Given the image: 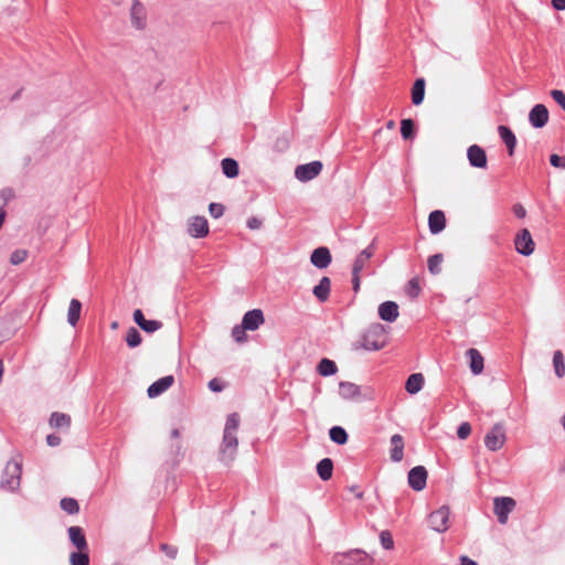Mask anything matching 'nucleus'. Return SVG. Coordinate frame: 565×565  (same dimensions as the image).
Masks as SVG:
<instances>
[{
    "label": "nucleus",
    "mask_w": 565,
    "mask_h": 565,
    "mask_svg": "<svg viewBox=\"0 0 565 565\" xmlns=\"http://www.w3.org/2000/svg\"><path fill=\"white\" fill-rule=\"evenodd\" d=\"M379 316L382 320L393 322L398 317V306L394 301H385L379 306Z\"/></svg>",
    "instance_id": "nucleus-20"
},
{
    "label": "nucleus",
    "mask_w": 565,
    "mask_h": 565,
    "mask_svg": "<svg viewBox=\"0 0 565 565\" xmlns=\"http://www.w3.org/2000/svg\"><path fill=\"white\" fill-rule=\"evenodd\" d=\"M386 127L388 129H393L395 127V122L393 120L387 121Z\"/></svg>",
    "instance_id": "nucleus-57"
},
{
    "label": "nucleus",
    "mask_w": 565,
    "mask_h": 565,
    "mask_svg": "<svg viewBox=\"0 0 565 565\" xmlns=\"http://www.w3.org/2000/svg\"><path fill=\"white\" fill-rule=\"evenodd\" d=\"M20 473L21 467L17 462H9L4 470V475L8 478L2 479V487L9 490L17 489L20 486Z\"/></svg>",
    "instance_id": "nucleus-10"
},
{
    "label": "nucleus",
    "mask_w": 565,
    "mask_h": 565,
    "mask_svg": "<svg viewBox=\"0 0 565 565\" xmlns=\"http://www.w3.org/2000/svg\"><path fill=\"white\" fill-rule=\"evenodd\" d=\"M401 134L404 139H412L415 135L414 121L412 119H403L401 121Z\"/></svg>",
    "instance_id": "nucleus-42"
},
{
    "label": "nucleus",
    "mask_w": 565,
    "mask_h": 565,
    "mask_svg": "<svg viewBox=\"0 0 565 565\" xmlns=\"http://www.w3.org/2000/svg\"><path fill=\"white\" fill-rule=\"evenodd\" d=\"M329 435L331 440L338 445H344L348 441V434L340 426L332 427L329 431Z\"/></svg>",
    "instance_id": "nucleus-34"
},
{
    "label": "nucleus",
    "mask_w": 565,
    "mask_h": 565,
    "mask_svg": "<svg viewBox=\"0 0 565 565\" xmlns=\"http://www.w3.org/2000/svg\"><path fill=\"white\" fill-rule=\"evenodd\" d=\"M550 162L555 168L565 169V156L561 157L554 153L550 157Z\"/></svg>",
    "instance_id": "nucleus-48"
},
{
    "label": "nucleus",
    "mask_w": 565,
    "mask_h": 565,
    "mask_svg": "<svg viewBox=\"0 0 565 565\" xmlns=\"http://www.w3.org/2000/svg\"><path fill=\"white\" fill-rule=\"evenodd\" d=\"M70 563H71V565H88L89 564L88 550H83V551H77V552L71 553Z\"/></svg>",
    "instance_id": "nucleus-35"
},
{
    "label": "nucleus",
    "mask_w": 565,
    "mask_h": 565,
    "mask_svg": "<svg viewBox=\"0 0 565 565\" xmlns=\"http://www.w3.org/2000/svg\"><path fill=\"white\" fill-rule=\"evenodd\" d=\"M331 253L329 248L324 246L316 248L310 256L311 264L319 269L327 268L331 264Z\"/></svg>",
    "instance_id": "nucleus-15"
},
{
    "label": "nucleus",
    "mask_w": 565,
    "mask_h": 565,
    "mask_svg": "<svg viewBox=\"0 0 565 565\" xmlns=\"http://www.w3.org/2000/svg\"><path fill=\"white\" fill-rule=\"evenodd\" d=\"M82 303L77 299H72L67 311V321L71 326H76L81 318Z\"/></svg>",
    "instance_id": "nucleus-30"
},
{
    "label": "nucleus",
    "mask_w": 565,
    "mask_h": 565,
    "mask_svg": "<svg viewBox=\"0 0 565 565\" xmlns=\"http://www.w3.org/2000/svg\"><path fill=\"white\" fill-rule=\"evenodd\" d=\"M264 323V315L262 310L254 309L250 311H247L242 320V324L247 330L254 331L259 328L260 324Z\"/></svg>",
    "instance_id": "nucleus-17"
},
{
    "label": "nucleus",
    "mask_w": 565,
    "mask_h": 565,
    "mask_svg": "<svg viewBox=\"0 0 565 565\" xmlns=\"http://www.w3.org/2000/svg\"><path fill=\"white\" fill-rule=\"evenodd\" d=\"M68 536L72 544L77 548V551L88 550V544L82 527H68Z\"/></svg>",
    "instance_id": "nucleus-21"
},
{
    "label": "nucleus",
    "mask_w": 565,
    "mask_h": 565,
    "mask_svg": "<svg viewBox=\"0 0 565 565\" xmlns=\"http://www.w3.org/2000/svg\"><path fill=\"white\" fill-rule=\"evenodd\" d=\"M467 356L470 360V370L473 374H480L484 367V360L481 353L477 349H469L467 351Z\"/></svg>",
    "instance_id": "nucleus-23"
},
{
    "label": "nucleus",
    "mask_w": 565,
    "mask_h": 565,
    "mask_svg": "<svg viewBox=\"0 0 565 565\" xmlns=\"http://www.w3.org/2000/svg\"><path fill=\"white\" fill-rule=\"evenodd\" d=\"M262 224H263L262 220H259L258 217H255V216L249 217L247 220V226L250 230H258V228H260Z\"/></svg>",
    "instance_id": "nucleus-50"
},
{
    "label": "nucleus",
    "mask_w": 565,
    "mask_h": 565,
    "mask_svg": "<svg viewBox=\"0 0 565 565\" xmlns=\"http://www.w3.org/2000/svg\"><path fill=\"white\" fill-rule=\"evenodd\" d=\"M28 252L25 249H17L10 256V263L12 265H19L26 259Z\"/></svg>",
    "instance_id": "nucleus-43"
},
{
    "label": "nucleus",
    "mask_w": 565,
    "mask_h": 565,
    "mask_svg": "<svg viewBox=\"0 0 565 565\" xmlns=\"http://www.w3.org/2000/svg\"><path fill=\"white\" fill-rule=\"evenodd\" d=\"M553 365L555 369V373L558 377H563L565 375V361L562 351L557 350L553 354Z\"/></svg>",
    "instance_id": "nucleus-36"
},
{
    "label": "nucleus",
    "mask_w": 565,
    "mask_h": 565,
    "mask_svg": "<svg viewBox=\"0 0 565 565\" xmlns=\"http://www.w3.org/2000/svg\"><path fill=\"white\" fill-rule=\"evenodd\" d=\"M173 382H174V379L172 375H168V376H163V377L159 379L158 381H156L148 387L147 392H148L149 397L153 398V397L159 396L160 394L166 392L169 387H171Z\"/></svg>",
    "instance_id": "nucleus-18"
},
{
    "label": "nucleus",
    "mask_w": 565,
    "mask_h": 565,
    "mask_svg": "<svg viewBox=\"0 0 565 565\" xmlns=\"http://www.w3.org/2000/svg\"><path fill=\"white\" fill-rule=\"evenodd\" d=\"M513 213L519 218H524L526 215V211H525L524 206L519 203L513 206Z\"/></svg>",
    "instance_id": "nucleus-51"
},
{
    "label": "nucleus",
    "mask_w": 565,
    "mask_h": 565,
    "mask_svg": "<svg viewBox=\"0 0 565 565\" xmlns=\"http://www.w3.org/2000/svg\"><path fill=\"white\" fill-rule=\"evenodd\" d=\"M498 132H499L501 139L503 140V142L505 143L509 154L512 156L514 153V149L516 146V138H515L514 134L507 126H499Z\"/></svg>",
    "instance_id": "nucleus-26"
},
{
    "label": "nucleus",
    "mask_w": 565,
    "mask_h": 565,
    "mask_svg": "<svg viewBox=\"0 0 565 565\" xmlns=\"http://www.w3.org/2000/svg\"><path fill=\"white\" fill-rule=\"evenodd\" d=\"M239 422L241 418L237 413H233L227 416L222 444L220 446V460L226 465L233 462L236 457Z\"/></svg>",
    "instance_id": "nucleus-1"
},
{
    "label": "nucleus",
    "mask_w": 565,
    "mask_h": 565,
    "mask_svg": "<svg viewBox=\"0 0 565 565\" xmlns=\"http://www.w3.org/2000/svg\"><path fill=\"white\" fill-rule=\"evenodd\" d=\"M387 334L384 326L381 323L371 324L362 334L355 350L364 349L367 351H377L386 345Z\"/></svg>",
    "instance_id": "nucleus-2"
},
{
    "label": "nucleus",
    "mask_w": 565,
    "mask_h": 565,
    "mask_svg": "<svg viewBox=\"0 0 565 565\" xmlns=\"http://www.w3.org/2000/svg\"><path fill=\"white\" fill-rule=\"evenodd\" d=\"M427 470L423 466H417L408 472V484L415 491H420L426 487Z\"/></svg>",
    "instance_id": "nucleus-12"
},
{
    "label": "nucleus",
    "mask_w": 565,
    "mask_h": 565,
    "mask_svg": "<svg viewBox=\"0 0 565 565\" xmlns=\"http://www.w3.org/2000/svg\"><path fill=\"white\" fill-rule=\"evenodd\" d=\"M467 157L469 160V163L479 169H486L487 168V153L486 151L478 145H472L467 150Z\"/></svg>",
    "instance_id": "nucleus-13"
},
{
    "label": "nucleus",
    "mask_w": 565,
    "mask_h": 565,
    "mask_svg": "<svg viewBox=\"0 0 565 565\" xmlns=\"http://www.w3.org/2000/svg\"><path fill=\"white\" fill-rule=\"evenodd\" d=\"M425 97V79L417 78L412 87V103L416 106L420 105Z\"/></svg>",
    "instance_id": "nucleus-28"
},
{
    "label": "nucleus",
    "mask_w": 565,
    "mask_h": 565,
    "mask_svg": "<svg viewBox=\"0 0 565 565\" xmlns=\"http://www.w3.org/2000/svg\"><path fill=\"white\" fill-rule=\"evenodd\" d=\"M222 171L227 178H236L239 173L238 163L232 158H225L221 162Z\"/></svg>",
    "instance_id": "nucleus-31"
},
{
    "label": "nucleus",
    "mask_w": 565,
    "mask_h": 565,
    "mask_svg": "<svg viewBox=\"0 0 565 565\" xmlns=\"http://www.w3.org/2000/svg\"><path fill=\"white\" fill-rule=\"evenodd\" d=\"M317 370L320 375L330 376L337 372L338 367L333 361H331L329 359H322L319 362Z\"/></svg>",
    "instance_id": "nucleus-33"
},
{
    "label": "nucleus",
    "mask_w": 565,
    "mask_h": 565,
    "mask_svg": "<svg viewBox=\"0 0 565 565\" xmlns=\"http://www.w3.org/2000/svg\"><path fill=\"white\" fill-rule=\"evenodd\" d=\"M372 255H373V250L371 248H365L364 250H362L359 254V256L354 260L353 268H352V287H353L354 292H358L360 290V285H361L360 273L364 269V267L369 263Z\"/></svg>",
    "instance_id": "nucleus-4"
},
{
    "label": "nucleus",
    "mask_w": 565,
    "mask_h": 565,
    "mask_svg": "<svg viewBox=\"0 0 565 565\" xmlns=\"http://www.w3.org/2000/svg\"><path fill=\"white\" fill-rule=\"evenodd\" d=\"M450 510L448 507H441L429 515L430 527L439 533L447 531Z\"/></svg>",
    "instance_id": "nucleus-7"
},
{
    "label": "nucleus",
    "mask_w": 565,
    "mask_h": 565,
    "mask_svg": "<svg viewBox=\"0 0 565 565\" xmlns=\"http://www.w3.org/2000/svg\"><path fill=\"white\" fill-rule=\"evenodd\" d=\"M47 445L51 447L58 446L61 444V438L56 435H49L46 437Z\"/></svg>",
    "instance_id": "nucleus-52"
},
{
    "label": "nucleus",
    "mask_w": 565,
    "mask_h": 565,
    "mask_svg": "<svg viewBox=\"0 0 565 565\" xmlns=\"http://www.w3.org/2000/svg\"><path fill=\"white\" fill-rule=\"evenodd\" d=\"M141 335L135 328H129L126 335V342L129 348H136L141 343Z\"/></svg>",
    "instance_id": "nucleus-41"
},
{
    "label": "nucleus",
    "mask_w": 565,
    "mask_h": 565,
    "mask_svg": "<svg viewBox=\"0 0 565 565\" xmlns=\"http://www.w3.org/2000/svg\"><path fill=\"white\" fill-rule=\"evenodd\" d=\"M443 260H444V257L441 254H435V255L430 256L427 260L428 270L433 275L439 274L440 265H441Z\"/></svg>",
    "instance_id": "nucleus-40"
},
{
    "label": "nucleus",
    "mask_w": 565,
    "mask_h": 565,
    "mask_svg": "<svg viewBox=\"0 0 565 565\" xmlns=\"http://www.w3.org/2000/svg\"><path fill=\"white\" fill-rule=\"evenodd\" d=\"M428 226L431 234H438L446 227V216L440 210L433 211L428 216Z\"/></svg>",
    "instance_id": "nucleus-19"
},
{
    "label": "nucleus",
    "mask_w": 565,
    "mask_h": 565,
    "mask_svg": "<svg viewBox=\"0 0 565 565\" xmlns=\"http://www.w3.org/2000/svg\"><path fill=\"white\" fill-rule=\"evenodd\" d=\"M225 207L220 203H211L209 205V212L212 217L218 218L224 214Z\"/></svg>",
    "instance_id": "nucleus-47"
},
{
    "label": "nucleus",
    "mask_w": 565,
    "mask_h": 565,
    "mask_svg": "<svg viewBox=\"0 0 565 565\" xmlns=\"http://www.w3.org/2000/svg\"><path fill=\"white\" fill-rule=\"evenodd\" d=\"M381 544L386 550H392L394 547V541L388 531H382L380 534Z\"/></svg>",
    "instance_id": "nucleus-45"
},
{
    "label": "nucleus",
    "mask_w": 565,
    "mask_h": 565,
    "mask_svg": "<svg viewBox=\"0 0 565 565\" xmlns=\"http://www.w3.org/2000/svg\"><path fill=\"white\" fill-rule=\"evenodd\" d=\"M515 500L510 497H499L493 501L494 513L501 524L508 522L509 513L515 508Z\"/></svg>",
    "instance_id": "nucleus-5"
},
{
    "label": "nucleus",
    "mask_w": 565,
    "mask_h": 565,
    "mask_svg": "<svg viewBox=\"0 0 565 565\" xmlns=\"http://www.w3.org/2000/svg\"><path fill=\"white\" fill-rule=\"evenodd\" d=\"M186 231L188 234L192 237H205L210 232L207 220L200 215L190 217L186 223Z\"/></svg>",
    "instance_id": "nucleus-6"
},
{
    "label": "nucleus",
    "mask_w": 565,
    "mask_h": 565,
    "mask_svg": "<svg viewBox=\"0 0 565 565\" xmlns=\"http://www.w3.org/2000/svg\"><path fill=\"white\" fill-rule=\"evenodd\" d=\"M60 505L61 509L68 514H77L79 512V504L73 498H63Z\"/></svg>",
    "instance_id": "nucleus-37"
},
{
    "label": "nucleus",
    "mask_w": 565,
    "mask_h": 565,
    "mask_svg": "<svg viewBox=\"0 0 565 565\" xmlns=\"http://www.w3.org/2000/svg\"><path fill=\"white\" fill-rule=\"evenodd\" d=\"M424 382L425 379L422 373H414L407 379L405 390L409 394H416L423 388Z\"/></svg>",
    "instance_id": "nucleus-27"
},
{
    "label": "nucleus",
    "mask_w": 565,
    "mask_h": 565,
    "mask_svg": "<svg viewBox=\"0 0 565 565\" xmlns=\"http://www.w3.org/2000/svg\"><path fill=\"white\" fill-rule=\"evenodd\" d=\"M130 21L134 28L145 29L147 23V13L143 4L139 0H132L130 8Z\"/></svg>",
    "instance_id": "nucleus-11"
},
{
    "label": "nucleus",
    "mask_w": 565,
    "mask_h": 565,
    "mask_svg": "<svg viewBox=\"0 0 565 565\" xmlns=\"http://www.w3.org/2000/svg\"><path fill=\"white\" fill-rule=\"evenodd\" d=\"M548 110L543 104L535 105L529 114V120L535 128L544 127L548 121Z\"/></svg>",
    "instance_id": "nucleus-14"
},
{
    "label": "nucleus",
    "mask_w": 565,
    "mask_h": 565,
    "mask_svg": "<svg viewBox=\"0 0 565 565\" xmlns=\"http://www.w3.org/2000/svg\"><path fill=\"white\" fill-rule=\"evenodd\" d=\"M50 425L55 428L68 427L71 425V417L64 413H53L50 418Z\"/></svg>",
    "instance_id": "nucleus-32"
},
{
    "label": "nucleus",
    "mask_w": 565,
    "mask_h": 565,
    "mask_svg": "<svg viewBox=\"0 0 565 565\" xmlns=\"http://www.w3.org/2000/svg\"><path fill=\"white\" fill-rule=\"evenodd\" d=\"M247 329L244 328L243 324L235 326L232 330V337L235 339L236 342L242 343L246 340V331Z\"/></svg>",
    "instance_id": "nucleus-44"
},
{
    "label": "nucleus",
    "mask_w": 565,
    "mask_h": 565,
    "mask_svg": "<svg viewBox=\"0 0 565 565\" xmlns=\"http://www.w3.org/2000/svg\"><path fill=\"white\" fill-rule=\"evenodd\" d=\"M505 440V430L502 424H495L484 436V445L491 451L500 450Z\"/></svg>",
    "instance_id": "nucleus-3"
},
{
    "label": "nucleus",
    "mask_w": 565,
    "mask_h": 565,
    "mask_svg": "<svg viewBox=\"0 0 565 565\" xmlns=\"http://www.w3.org/2000/svg\"><path fill=\"white\" fill-rule=\"evenodd\" d=\"M471 434V425L467 422L461 423L457 430V436L459 439H467Z\"/></svg>",
    "instance_id": "nucleus-46"
},
{
    "label": "nucleus",
    "mask_w": 565,
    "mask_h": 565,
    "mask_svg": "<svg viewBox=\"0 0 565 565\" xmlns=\"http://www.w3.org/2000/svg\"><path fill=\"white\" fill-rule=\"evenodd\" d=\"M366 557V554L362 551L355 550L345 554L338 555L339 565H358Z\"/></svg>",
    "instance_id": "nucleus-25"
},
{
    "label": "nucleus",
    "mask_w": 565,
    "mask_h": 565,
    "mask_svg": "<svg viewBox=\"0 0 565 565\" xmlns=\"http://www.w3.org/2000/svg\"><path fill=\"white\" fill-rule=\"evenodd\" d=\"M171 435H172L173 438H177V437H179L180 433H179L178 429H173Z\"/></svg>",
    "instance_id": "nucleus-58"
},
{
    "label": "nucleus",
    "mask_w": 565,
    "mask_h": 565,
    "mask_svg": "<svg viewBox=\"0 0 565 565\" xmlns=\"http://www.w3.org/2000/svg\"><path fill=\"white\" fill-rule=\"evenodd\" d=\"M331 290V280L329 277H322L313 288V295L320 302L328 300Z\"/></svg>",
    "instance_id": "nucleus-24"
},
{
    "label": "nucleus",
    "mask_w": 565,
    "mask_h": 565,
    "mask_svg": "<svg viewBox=\"0 0 565 565\" xmlns=\"http://www.w3.org/2000/svg\"><path fill=\"white\" fill-rule=\"evenodd\" d=\"M460 565H478L477 562L469 558L468 556H461L460 557Z\"/></svg>",
    "instance_id": "nucleus-54"
},
{
    "label": "nucleus",
    "mask_w": 565,
    "mask_h": 565,
    "mask_svg": "<svg viewBox=\"0 0 565 565\" xmlns=\"http://www.w3.org/2000/svg\"><path fill=\"white\" fill-rule=\"evenodd\" d=\"M317 472L323 481L331 479L333 473L332 460L330 458H324L320 460L317 465Z\"/></svg>",
    "instance_id": "nucleus-29"
},
{
    "label": "nucleus",
    "mask_w": 565,
    "mask_h": 565,
    "mask_svg": "<svg viewBox=\"0 0 565 565\" xmlns=\"http://www.w3.org/2000/svg\"><path fill=\"white\" fill-rule=\"evenodd\" d=\"M117 327H118V322L115 321L111 323V329H117Z\"/></svg>",
    "instance_id": "nucleus-59"
},
{
    "label": "nucleus",
    "mask_w": 565,
    "mask_h": 565,
    "mask_svg": "<svg viewBox=\"0 0 565 565\" xmlns=\"http://www.w3.org/2000/svg\"><path fill=\"white\" fill-rule=\"evenodd\" d=\"M391 459L395 462H399L404 457V438L399 434H395L391 437Z\"/></svg>",
    "instance_id": "nucleus-22"
},
{
    "label": "nucleus",
    "mask_w": 565,
    "mask_h": 565,
    "mask_svg": "<svg viewBox=\"0 0 565 565\" xmlns=\"http://www.w3.org/2000/svg\"><path fill=\"white\" fill-rule=\"evenodd\" d=\"M0 194L7 200L8 198L12 196V191L3 190Z\"/></svg>",
    "instance_id": "nucleus-56"
},
{
    "label": "nucleus",
    "mask_w": 565,
    "mask_h": 565,
    "mask_svg": "<svg viewBox=\"0 0 565 565\" xmlns=\"http://www.w3.org/2000/svg\"><path fill=\"white\" fill-rule=\"evenodd\" d=\"M322 163L320 161H312L307 164L298 166L295 170L296 178L301 182H307L320 174Z\"/></svg>",
    "instance_id": "nucleus-8"
},
{
    "label": "nucleus",
    "mask_w": 565,
    "mask_h": 565,
    "mask_svg": "<svg viewBox=\"0 0 565 565\" xmlns=\"http://www.w3.org/2000/svg\"><path fill=\"white\" fill-rule=\"evenodd\" d=\"M340 394L345 398H354L360 394V388L353 383H341Z\"/></svg>",
    "instance_id": "nucleus-38"
},
{
    "label": "nucleus",
    "mask_w": 565,
    "mask_h": 565,
    "mask_svg": "<svg viewBox=\"0 0 565 565\" xmlns=\"http://www.w3.org/2000/svg\"><path fill=\"white\" fill-rule=\"evenodd\" d=\"M515 249L524 255L529 256L534 252L535 243L532 239L531 233L529 230L523 228L514 239Z\"/></svg>",
    "instance_id": "nucleus-9"
},
{
    "label": "nucleus",
    "mask_w": 565,
    "mask_h": 565,
    "mask_svg": "<svg viewBox=\"0 0 565 565\" xmlns=\"http://www.w3.org/2000/svg\"><path fill=\"white\" fill-rule=\"evenodd\" d=\"M420 291H422V288H420L419 279L417 277L412 278L405 286V292L412 299L417 298L419 296Z\"/></svg>",
    "instance_id": "nucleus-39"
},
{
    "label": "nucleus",
    "mask_w": 565,
    "mask_h": 565,
    "mask_svg": "<svg viewBox=\"0 0 565 565\" xmlns=\"http://www.w3.org/2000/svg\"><path fill=\"white\" fill-rule=\"evenodd\" d=\"M209 387L213 392H221L224 388V385L220 379H213L209 382Z\"/></svg>",
    "instance_id": "nucleus-49"
},
{
    "label": "nucleus",
    "mask_w": 565,
    "mask_h": 565,
    "mask_svg": "<svg viewBox=\"0 0 565 565\" xmlns=\"http://www.w3.org/2000/svg\"><path fill=\"white\" fill-rule=\"evenodd\" d=\"M134 321L148 333H152L162 328V322L158 320H147L140 309L134 311Z\"/></svg>",
    "instance_id": "nucleus-16"
},
{
    "label": "nucleus",
    "mask_w": 565,
    "mask_h": 565,
    "mask_svg": "<svg viewBox=\"0 0 565 565\" xmlns=\"http://www.w3.org/2000/svg\"><path fill=\"white\" fill-rule=\"evenodd\" d=\"M356 497H358L359 499H361V498L363 497V493H362V492H359V493L356 494Z\"/></svg>",
    "instance_id": "nucleus-60"
},
{
    "label": "nucleus",
    "mask_w": 565,
    "mask_h": 565,
    "mask_svg": "<svg viewBox=\"0 0 565 565\" xmlns=\"http://www.w3.org/2000/svg\"><path fill=\"white\" fill-rule=\"evenodd\" d=\"M554 9L558 11L565 10V0H551Z\"/></svg>",
    "instance_id": "nucleus-53"
},
{
    "label": "nucleus",
    "mask_w": 565,
    "mask_h": 565,
    "mask_svg": "<svg viewBox=\"0 0 565 565\" xmlns=\"http://www.w3.org/2000/svg\"><path fill=\"white\" fill-rule=\"evenodd\" d=\"M162 550L167 551L168 555H170L171 557H174V555H175L174 550L169 548L167 545H162Z\"/></svg>",
    "instance_id": "nucleus-55"
}]
</instances>
